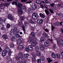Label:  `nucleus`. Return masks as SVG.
<instances>
[{
  "label": "nucleus",
  "instance_id": "nucleus-1",
  "mask_svg": "<svg viewBox=\"0 0 63 63\" xmlns=\"http://www.w3.org/2000/svg\"><path fill=\"white\" fill-rule=\"evenodd\" d=\"M17 5L18 8H19L18 9V14H20V15H22L23 14V12L22 11L21 7H22V4L21 3H18Z\"/></svg>",
  "mask_w": 63,
  "mask_h": 63
},
{
  "label": "nucleus",
  "instance_id": "nucleus-2",
  "mask_svg": "<svg viewBox=\"0 0 63 63\" xmlns=\"http://www.w3.org/2000/svg\"><path fill=\"white\" fill-rule=\"evenodd\" d=\"M32 17L34 19H37L38 18L39 16L36 13H34L32 14Z\"/></svg>",
  "mask_w": 63,
  "mask_h": 63
},
{
  "label": "nucleus",
  "instance_id": "nucleus-3",
  "mask_svg": "<svg viewBox=\"0 0 63 63\" xmlns=\"http://www.w3.org/2000/svg\"><path fill=\"white\" fill-rule=\"evenodd\" d=\"M36 44H37V42H36V39L34 38L33 39L32 42L31 43V45H32L33 47H34L36 46Z\"/></svg>",
  "mask_w": 63,
  "mask_h": 63
},
{
  "label": "nucleus",
  "instance_id": "nucleus-4",
  "mask_svg": "<svg viewBox=\"0 0 63 63\" xmlns=\"http://www.w3.org/2000/svg\"><path fill=\"white\" fill-rule=\"evenodd\" d=\"M8 18L11 20H13L14 19V18L13 16V15L11 14H9L7 16Z\"/></svg>",
  "mask_w": 63,
  "mask_h": 63
},
{
  "label": "nucleus",
  "instance_id": "nucleus-5",
  "mask_svg": "<svg viewBox=\"0 0 63 63\" xmlns=\"http://www.w3.org/2000/svg\"><path fill=\"white\" fill-rule=\"evenodd\" d=\"M43 22V20L42 19H38L37 20V23L39 25H41Z\"/></svg>",
  "mask_w": 63,
  "mask_h": 63
},
{
  "label": "nucleus",
  "instance_id": "nucleus-6",
  "mask_svg": "<svg viewBox=\"0 0 63 63\" xmlns=\"http://www.w3.org/2000/svg\"><path fill=\"white\" fill-rule=\"evenodd\" d=\"M45 12L47 16H51V14L49 12V11L47 9H45Z\"/></svg>",
  "mask_w": 63,
  "mask_h": 63
},
{
  "label": "nucleus",
  "instance_id": "nucleus-7",
  "mask_svg": "<svg viewBox=\"0 0 63 63\" xmlns=\"http://www.w3.org/2000/svg\"><path fill=\"white\" fill-rule=\"evenodd\" d=\"M32 8L33 10H35L37 8V6L36 5V4L35 3H33L32 4Z\"/></svg>",
  "mask_w": 63,
  "mask_h": 63
},
{
  "label": "nucleus",
  "instance_id": "nucleus-8",
  "mask_svg": "<svg viewBox=\"0 0 63 63\" xmlns=\"http://www.w3.org/2000/svg\"><path fill=\"white\" fill-rule=\"evenodd\" d=\"M21 2H26V4H30V3H31L32 2V1L30 0L28 1H27V0H21Z\"/></svg>",
  "mask_w": 63,
  "mask_h": 63
},
{
  "label": "nucleus",
  "instance_id": "nucleus-9",
  "mask_svg": "<svg viewBox=\"0 0 63 63\" xmlns=\"http://www.w3.org/2000/svg\"><path fill=\"white\" fill-rule=\"evenodd\" d=\"M49 43L48 41H46L44 42V45L46 47H47L49 46Z\"/></svg>",
  "mask_w": 63,
  "mask_h": 63
},
{
  "label": "nucleus",
  "instance_id": "nucleus-10",
  "mask_svg": "<svg viewBox=\"0 0 63 63\" xmlns=\"http://www.w3.org/2000/svg\"><path fill=\"white\" fill-rule=\"evenodd\" d=\"M22 43V40L21 39H18L17 41V45H20Z\"/></svg>",
  "mask_w": 63,
  "mask_h": 63
},
{
  "label": "nucleus",
  "instance_id": "nucleus-11",
  "mask_svg": "<svg viewBox=\"0 0 63 63\" xmlns=\"http://www.w3.org/2000/svg\"><path fill=\"white\" fill-rule=\"evenodd\" d=\"M7 50L5 49L3 51L2 55L3 57H4L6 55V53H7Z\"/></svg>",
  "mask_w": 63,
  "mask_h": 63
},
{
  "label": "nucleus",
  "instance_id": "nucleus-12",
  "mask_svg": "<svg viewBox=\"0 0 63 63\" xmlns=\"http://www.w3.org/2000/svg\"><path fill=\"white\" fill-rule=\"evenodd\" d=\"M40 49L41 50L43 51V50H44V49H45V47L43 44H41L40 45Z\"/></svg>",
  "mask_w": 63,
  "mask_h": 63
},
{
  "label": "nucleus",
  "instance_id": "nucleus-13",
  "mask_svg": "<svg viewBox=\"0 0 63 63\" xmlns=\"http://www.w3.org/2000/svg\"><path fill=\"white\" fill-rule=\"evenodd\" d=\"M18 48L19 49H23L24 48V47L22 45H20L18 46Z\"/></svg>",
  "mask_w": 63,
  "mask_h": 63
},
{
  "label": "nucleus",
  "instance_id": "nucleus-14",
  "mask_svg": "<svg viewBox=\"0 0 63 63\" xmlns=\"http://www.w3.org/2000/svg\"><path fill=\"white\" fill-rule=\"evenodd\" d=\"M18 32H16V37L17 38H21L22 36L20 35L19 34H18Z\"/></svg>",
  "mask_w": 63,
  "mask_h": 63
},
{
  "label": "nucleus",
  "instance_id": "nucleus-15",
  "mask_svg": "<svg viewBox=\"0 0 63 63\" xmlns=\"http://www.w3.org/2000/svg\"><path fill=\"white\" fill-rule=\"evenodd\" d=\"M51 56L53 58H55L56 57L55 54L54 52H52L51 55Z\"/></svg>",
  "mask_w": 63,
  "mask_h": 63
},
{
  "label": "nucleus",
  "instance_id": "nucleus-16",
  "mask_svg": "<svg viewBox=\"0 0 63 63\" xmlns=\"http://www.w3.org/2000/svg\"><path fill=\"white\" fill-rule=\"evenodd\" d=\"M35 50L36 51V52H37L39 51V47L38 46H36L35 48Z\"/></svg>",
  "mask_w": 63,
  "mask_h": 63
},
{
  "label": "nucleus",
  "instance_id": "nucleus-17",
  "mask_svg": "<svg viewBox=\"0 0 63 63\" xmlns=\"http://www.w3.org/2000/svg\"><path fill=\"white\" fill-rule=\"evenodd\" d=\"M39 16H40V17H42V18H45V15L41 13H40L39 14Z\"/></svg>",
  "mask_w": 63,
  "mask_h": 63
},
{
  "label": "nucleus",
  "instance_id": "nucleus-18",
  "mask_svg": "<svg viewBox=\"0 0 63 63\" xmlns=\"http://www.w3.org/2000/svg\"><path fill=\"white\" fill-rule=\"evenodd\" d=\"M36 55L37 56H41V53L40 51L36 52Z\"/></svg>",
  "mask_w": 63,
  "mask_h": 63
},
{
  "label": "nucleus",
  "instance_id": "nucleus-19",
  "mask_svg": "<svg viewBox=\"0 0 63 63\" xmlns=\"http://www.w3.org/2000/svg\"><path fill=\"white\" fill-rule=\"evenodd\" d=\"M2 38H4L6 39H8V36H7V35H6V34H4L2 36Z\"/></svg>",
  "mask_w": 63,
  "mask_h": 63
},
{
  "label": "nucleus",
  "instance_id": "nucleus-20",
  "mask_svg": "<svg viewBox=\"0 0 63 63\" xmlns=\"http://www.w3.org/2000/svg\"><path fill=\"white\" fill-rule=\"evenodd\" d=\"M40 40L41 42L43 43L45 41V38L43 37H42L40 38Z\"/></svg>",
  "mask_w": 63,
  "mask_h": 63
},
{
  "label": "nucleus",
  "instance_id": "nucleus-21",
  "mask_svg": "<svg viewBox=\"0 0 63 63\" xmlns=\"http://www.w3.org/2000/svg\"><path fill=\"white\" fill-rule=\"evenodd\" d=\"M40 59L42 61H43L44 62H46V60H45V58L44 57L42 56H41L40 57Z\"/></svg>",
  "mask_w": 63,
  "mask_h": 63
},
{
  "label": "nucleus",
  "instance_id": "nucleus-22",
  "mask_svg": "<svg viewBox=\"0 0 63 63\" xmlns=\"http://www.w3.org/2000/svg\"><path fill=\"white\" fill-rule=\"evenodd\" d=\"M5 50H6L7 52L11 51V50H10V48H9L8 47H5Z\"/></svg>",
  "mask_w": 63,
  "mask_h": 63
},
{
  "label": "nucleus",
  "instance_id": "nucleus-23",
  "mask_svg": "<svg viewBox=\"0 0 63 63\" xmlns=\"http://www.w3.org/2000/svg\"><path fill=\"white\" fill-rule=\"evenodd\" d=\"M23 25L22 26V28L24 32V33L25 34V26L23 25V24H22Z\"/></svg>",
  "mask_w": 63,
  "mask_h": 63
},
{
  "label": "nucleus",
  "instance_id": "nucleus-24",
  "mask_svg": "<svg viewBox=\"0 0 63 63\" xmlns=\"http://www.w3.org/2000/svg\"><path fill=\"white\" fill-rule=\"evenodd\" d=\"M12 5H15V4L16 6H17V2L16 1H13L12 2Z\"/></svg>",
  "mask_w": 63,
  "mask_h": 63
},
{
  "label": "nucleus",
  "instance_id": "nucleus-25",
  "mask_svg": "<svg viewBox=\"0 0 63 63\" xmlns=\"http://www.w3.org/2000/svg\"><path fill=\"white\" fill-rule=\"evenodd\" d=\"M15 32L14 31V30L13 29H12L11 32V35H14L15 33Z\"/></svg>",
  "mask_w": 63,
  "mask_h": 63
},
{
  "label": "nucleus",
  "instance_id": "nucleus-26",
  "mask_svg": "<svg viewBox=\"0 0 63 63\" xmlns=\"http://www.w3.org/2000/svg\"><path fill=\"white\" fill-rule=\"evenodd\" d=\"M47 60H48V63H50L51 62H52L53 61L52 60H50L49 58H47Z\"/></svg>",
  "mask_w": 63,
  "mask_h": 63
},
{
  "label": "nucleus",
  "instance_id": "nucleus-27",
  "mask_svg": "<svg viewBox=\"0 0 63 63\" xmlns=\"http://www.w3.org/2000/svg\"><path fill=\"white\" fill-rule=\"evenodd\" d=\"M42 1L39 0H37L36 1V3L37 4H41V2Z\"/></svg>",
  "mask_w": 63,
  "mask_h": 63
},
{
  "label": "nucleus",
  "instance_id": "nucleus-28",
  "mask_svg": "<svg viewBox=\"0 0 63 63\" xmlns=\"http://www.w3.org/2000/svg\"><path fill=\"white\" fill-rule=\"evenodd\" d=\"M11 40L13 41V42H16V38L15 37H12L11 39Z\"/></svg>",
  "mask_w": 63,
  "mask_h": 63
},
{
  "label": "nucleus",
  "instance_id": "nucleus-29",
  "mask_svg": "<svg viewBox=\"0 0 63 63\" xmlns=\"http://www.w3.org/2000/svg\"><path fill=\"white\" fill-rule=\"evenodd\" d=\"M43 36L44 37L46 38L47 37V34L45 32H44L43 33Z\"/></svg>",
  "mask_w": 63,
  "mask_h": 63
},
{
  "label": "nucleus",
  "instance_id": "nucleus-30",
  "mask_svg": "<svg viewBox=\"0 0 63 63\" xmlns=\"http://www.w3.org/2000/svg\"><path fill=\"white\" fill-rule=\"evenodd\" d=\"M56 56L58 58L60 59V54H59L57 53L56 54Z\"/></svg>",
  "mask_w": 63,
  "mask_h": 63
},
{
  "label": "nucleus",
  "instance_id": "nucleus-31",
  "mask_svg": "<svg viewBox=\"0 0 63 63\" xmlns=\"http://www.w3.org/2000/svg\"><path fill=\"white\" fill-rule=\"evenodd\" d=\"M29 56V55L28 54H25L24 55V57H25L27 58H28V56Z\"/></svg>",
  "mask_w": 63,
  "mask_h": 63
},
{
  "label": "nucleus",
  "instance_id": "nucleus-32",
  "mask_svg": "<svg viewBox=\"0 0 63 63\" xmlns=\"http://www.w3.org/2000/svg\"><path fill=\"white\" fill-rule=\"evenodd\" d=\"M21 62L22 63H26V61L24 59H23L21 60Z\"/></svg>",
  "mask_w": 63,
  "mask_h": 63
},
{
  "label": "nucleus",
  "instance_id": "nucleus-33",
  "mask_svg": "<svg viewBox=\"0 0 63 63\" xmlns=\"http://www.w3.org/2000/svg\"><path fill=\"white\" fill-rule=\"evenodd\" d=\"M37 63H41V60L40 59H39L37 60Z\"/></svg>",
  "mask_w": 63,
  "mask_h": 63
},
{
  "label": "nucleus",
  "instance_id": "nucleus-34",
  "mask_svg": "<svg viewBox=\"0 0 63 63\" xmlns=\"http://www.w3.org/2000/svg\"><path fill=\"white\" fill-rule=\"evenodd\" d=\"M32 37H30L29 38V42L30 43L32 42Z\"/></svg>",
  "mask_w": 63,
  "mask_h": 63
},
{
  "label": "nucleus",
  "instance_id": "nucleus-35",
  "mask_svg": "<svg viewBox=\"0 0 63 63\" xmlns=\"http://www.w3.org/2000/svg\"><path fill=\"white\" fill-rule=\"evenodd\" d=\"M59 24V23L58 22H56L53 24L54 26H58Z\"/></svg>",
  "mask_w": 63,
  "mask_h": 63
},
{
  "label": "nucleus",
  "instance_id": "nucleus-36",
  "mask_svg": "<svg viewBox=\"0 0 63 63\" xmlns=\"http://www.w3.org/2000/svg\"><path fill=\"white\" fill-rule=\"evenodd\" d=\"M3 19L1 18H0V24H3Z\"/></svg>",
  "mask_w": 63,
  "mask_h": 63
},
{
  "label": "nucleus",
  "instance_id": "nucleus-37",
  "mask_svg": "<svg viewBox=\"0 0 63 63\" xmlns=\"http://www.w3.org/2000/svg\"><path fill=\"white\" fill-rule=\"evenodd\" d=\"M15 45L13 43H12L10 45V47H14Z\"/></svg>",
  "mask_w": 63,
  "mask_h": 63
},
{
  "label": "nucleus",
  "instance_id": "nucleus-38",
  "mask_svg": "<svg viewBox=\"0 0 63 63\" xmlns=\"http://www.w3.org/2000/svg\"><path fill=\"white\" fill-rule=\"evenodd\" d=\"M28 12L30 13L32 12V9L31 8H29L28 9Z\"/></svg>",
  "mask_w": 63,
  "mask_h": 63
},
{
  "label": "nucleus",
  "instance_id": "nucleus-39",
  "mask_svg": "<svg viewBox=\"0 0 63 63\" xmlns=\"http://www.w3.org/2000/svg\"><path fill=\"white\" fill-rule=\"evenodd\" d=\"M29 22L32 24H34L35 23V22L33 21V20H29Z\"/></svg>",
  "mask_w": 63,
  "mask_h": 63
},
{
  "label": "nucleus",
  "instance_id": "nucleus-40",
  "mask_svg": "<svg viewBox=\"0 0 63 63\" xmlns=\"http://www.w3.org/2000/svg\"><path fill=\"white\" fill-rule=\"evenodd\" d=\"M13 31H14V32H16V31H17V28L16 27H15L14 29H13Z\"/></svg>",
  "mask_w": 63,
  "mask_h": 63
},
{
  "label": "nucleus",
  "instance_id": "nucleus-41",
  "mask_svg": "<svg viewBox=\"0 0 63 63\" xmlns=\"http://www.w3.org/2000/svg\"><path fill=\"white\" fill-rule=\"evenodd\" d=\"M49 11H50V12L51 13H52L53 14V13H54V12H53V10H52V9H49Z\"/></svg>",
  "mask_w": 63,
  "mask_h": 63
},
{
  "label": "nucleus",
  "instance_id": "nucleus-42",
  "mask_svg": "<svg viewBox=\"0 0 63 63\" xmlns=\"http://www.w3.org/2000/svg\"><path fill=\"white\" fill-rule=\"evenodd\" d=\"M10 27H11V25L9 24H8L7 25V28H9Z\"/></svg>",
  "mask_w": 63,
  "mask_h": 63
},
{
  "label": "nucleus",
  "instance_id": "nucleus-43",
  "mask_svg": "<svg viewBox=\"0 0 63 63\" xmlns=\"http://www.w3.org/2000/svg\"><path fill=\"white\" fill-rule=\"evenodd\" d=\"M46 32H47V33H48L49 32V30H48L47 29H45L44 30Z\"/></svg>",
  "mask_w": 63,
  "mask_h": 63
},
{
  "label": "nucleus",
  "instance_id": "nucleus-44",
  "mask_svg": "<svg viewBox=\"0 0 63 63\" xmlns=\"http://www.w3.org/2000/svg\"><path fill=\"white\" fill-rule=\"evenodd\" d=\"M31 35L32 37H34L35 36V34L33 32H32L31 33Z\"/></svg>",
  "mask_w": 63,
  "mask_h": 63
},
{
  "label": "nucleus",
  "instance_id": "nucleus-45",
  "mask_svg": "<svg viewBox=\"0 0 63 63\" xmlns=\"http://www.w3.org/2000/svg\"><path fill=\"white\" fill-rule=\"evenodd\" d=\"M22 55H23V54L21 52H19L18 54V56H21Z\"/></svg>",
  "mask_w": 63,
  "mask_h": 63
},
{
  "label": "nucleus",
  "instance_id": "nucleus-46",
  "mask_svg": "<svg viewBox=\"0 0 63 63\" xmlns=\"http://www.w3.org/2000/svg\"><path fill=\"white\" fill-rule=\"evenodd\" d=\"M33 47V46L31 45H29L28 46V48L29 49V48H32V47Z\"/></svg>",
  "mask_w": 63,
  "mask_h": 63
},
{
  "label": "nucleus",
  "instance_id": "nucleus-47",
  "mask_svg": "<svg viewBox=\"0 0 63 63\" xmlns=\"http://www.w3.org/2000/svg\"><path fill=\"white\" fill-rule=\"evenodd\" d=\"M51 30L52 31H53V30H54V27L51 25Z\"/></svg>",
  "mask_w": 63,
  "mask_h": 63
},
{
  "label": "nucleus",
  "instance_id": "nucleus-48",
  "mask_svg": "<svg viewBox=\"0 0 63 63\" xmlns=\"http://www.w3.org/2000/svg\"><path fill=\"white\" fill-rule=\"evenodd\" d=\"M8 52V54L10 56L11 55V54L12 53V52L11 51H10L8 52Z\"/></svg>",
  "mask_w": 63,
  "mask_h": 63
},
{
  "label": "nucleus",
  "instance_id": "nucleus-49",
  "mask_svg": "<svg viewBox=\"0 0 63 63\" xmlns=\"http://www.w3.org/2000/svg\"><path fill=\"white\" fill-rule=\"evenodd\" d=\"M20 18L22 20H23L24 19V16H22Z\"/></svg>",
  "mask_w": 63,
  "mask_h": 63
},
{
  "label": "nucleus",
  "instance_id": "nucleus-50",
  "mask_svg": "<svg viewBox=\"0 0 63 63\" xmlns=\"http://www.w3.org/2000/svg\"><path fill=\"white\" fill-rule=\"evenodd\" d=\"M26 50L28 52H29V49H28V47L26 48Z\"/></svg>",
  "mask_w": 63,
  "mask_h": 63
},
{
  "label": "nucleus",
  "instance_id": "nucleus-51",
  "mask_svg": "<svg viewBox=\"0 0 63 63\" xmlns=\"http://www.w3.org/2000/svg\"><path fill=\"white\" fill-rule=\"evenodd\" d=\"M15 59L16 60H19V57H16Z\"/></svg>",
  "mask_w": 63,
  "mask_h": 63
},
{
  "label": "nucleus",
  "instance_id": "nucleus-52",
  "mask_svg": "<svg viewBox=\"0 0 63 63\" xmlns=\"http://www.w3.org/2000/svg\"><path fill=\"white\" fill-rule=\"evenodd\" d=\"M48 40H49V41H50L51 42H52V38H49L48 39Z\"/></svg>",
  "mask_w": 63,
  "mask_h": 63
},
{
  "label": "nucleus",
  "instance_id": "nucleus-53",
  "mask_svg": "<svg viewBox=\"0 0 63 63\" xmlns=\"http://www.w3.org/2000/svg\"><path fill=\"white\" fill-rule=\"evenodd\" d=\"M32 56L33 57H35V54H34V53L32 54Z\"/></svg>",
  "mask_w": 63,
  "mask_h": 63
},
{
  "label": "nucleus",
  "instance_id": "nucleus-54",
  "mask_svg": "<svg viewBox=\"0 0 63 63\" xmlns=\"http://www.w3.org/2000/svg\"><path fill=\"white\" fill-rule=\"evenodd\" d=\"M22 9H23V10H26V7H25V6H23L22 8Z\"/></svg>",
  "mask_w": 63,
  "mask_h": 63
},
{
  "label": "nucleus",
  "instance_id": "nucleus-55",
  "mask_svg": "<svg viewBox=\"0 0 63 63\" xmlns=\"http://www.w3.org/2000/svg\"><path fill=\"white\" fill-rule=\"evenodd\" d=\"M29 49V50L30 51H32V50H33V47H32V48Z\"/></svg>",
  "mask_w": 63,
  "mask_h": 63
},
{
  "label": "nucleus",
  "instance_id": "nucleus-56",
  "mask_svg": "<svg viewBox=\"0 0 63 63\" xmlns=\"http://www.w3.org/2000/svg\"><path fill=\"white\" fill-rule=\"evenodd\" d=\"M53 46L54 48H56V47H56V45L54 44L53 45Z\"/></svg>",
  "mask_w": 63,
  "mask_h": 63
},
{
  "label": "nucleus",
  "instance_id": "nucleus-57",
  "mask_svg": "<svg viewBox=\"0 0 63 63\" xmlns=\"http://www.w3.org/2000/svg\"><path fill=\"white\" fill-rule=\"evenodd\" d=\"M5 29V27H2L1 28V30H4Z\"/></svg>",
  "mask_w": 63,
  "mask_h": 63
},
{
  "label": "nucleus",
  "instance_id": "nucleus-58",
  "mask_svg": "<svg viewBox=\"0 0 63 63\" xmlns=\"http://www.w3.org/2000/svg\"><path fill=\"white\" fill-rule=\"evenodd\" d=\"M19 58L20 59H22V58H23V55L22 56H19Z\"/></svg>",
  "mask_w": 63,
  "mask_h": 63
},
{
  "label": "nucleus",
  "instance_id": "nucleus-59",
  "mask_svg": "<svg viewBox=\"0 0 63 63\" xmlns=\"http://www.w3.org/2000/svg\"><path fill=\"white\" fill-rule=\"evenodd\" d=\"M7 63H12V62L11 61H9L7 62Z\"/></svg>",
  "mask_w": 63,
  "mask_h": 63
},
{
  "label": "nucleus",
  "instance_id": "nucleus-60",
  "mask_svg": "<svg viewBox=\"0 0 63 63\" xmlns=\"http://www.w3.org/2000/svg\"><path fill=\"white\" fill-rule=\"evenodd\" d=\"M56 15H58V16H61V13H57L56 14Z\"/></svg>",
  "mask_w": 63,
  "mask_h": 63
},
{
  "label": "nucleus",
  "instance_id": "nucleus-61",
  "mask_svg": "<svg viewBox=\"0 0 63 63\" xmlns=\"http://www.w3.org/2000/svg\"><path fill=\"white\" fill-rule=\"evenodd\" d=\"M61 6V4H58L57 5L58 7H60Z\"/></svg>",
  "mask_w": 63,
  "mask_h": 63
},
{
  "label": "nucleus",
  "instance_id": "nucleus-62",
  "mask_svg": "<svg viewBox=\"0 0 63 63\" xmlns=\"http://www.w3.org/2000/svg\"><path fill=\"white\" fill-rule=\"evenodd\" d=\"M31 30H34V28L32 27L31 28Z\"/></svg>",
  "mask_w": 63,
  "mask_h": 63
},
{
  "label": "nucleus",
  "instance_id": "nucleus-63",
  "mask_svg": "<svg viewBox=\"0 0 63 63\" xmlns=\"http://www.w3.org/2000/svg\"><path fill=\"white\" fill-rule=\"evenodd\" d=\"M32 60L33 61H35V60H36V59L34 58H33L32 59Z\"/></svg>",
  "mask_w": 63,
  "mask_h": 63
},
{
  "label": "nucleus",
  "instance_id": "nucleus-64",
  "mask_svg": "<svg viewBox=\"0 0 63 63\" xmlns=\"http://www.w3.org/2000/svg\"><path fill=\"white\" fill-rule=\"evenodd\" d=\"M28 24V22H25V24Z\"/></svg>",
  "mask_w": 63,
  "mask_h": 63
}]
</instances>
